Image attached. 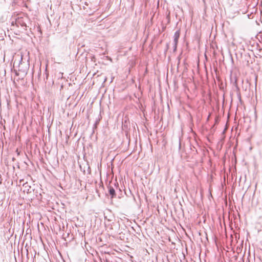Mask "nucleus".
<instances>
[{
	"label": "nucleus",
	"mask_w": 262,
	"mask_h": 262,
	"mask_svg": "<svg viewBox=\"0 0 262 262\" xmlns=\"http://www.w3.org/2000/svg\"><path fill=\"white\" fill-rule=\"evenodd\" d=\"M17 66L18 67V71L23 73H26L29 68V64L23 61V56L21 55L20 58L17 60L16 58L15 59L14 61V66Z\"/></svg>",
	"instance_id": "obj_1"
},
{
	"label": "nucleus",
	"mask_w": 262,
	"mask_h": 262,
	"mask_svg": "<svg viewBox=\"0 0 262 262\" xmlns=\"http://www.w3.org/2000/svg\"><path fill=\"white\" fill-rule=\"evenodd\" d=\"M16 24L17 26H19V25L23 27L25 30H26L27 28V24L21 18H18L17 20H16Z\"/></svg>",
	"instance_id": "obj_2"
},
{
	"label": "nucleus",
	"mask_w": 262,
	"mask_h": 262,
	"mask_svg": "<svg viewBox=\"0 0 262 262\" xmlns=\"http://www.w3.org/2000/svg\"><path fill=\"white\" fill-rule=\"evenodd\" d=\"M180 36V31L177 30L174 34V42H178V40Z\"/></svg>",
	"instance_id": "obj_3"
},
{
	"label": "nucleus",
	"mask_w": 262,
	"mask_h": 262,
	"mask_svg": "<svg viewBox=\"0 0 262 262\" xmlns=\"http://www.w3.org/2000/svg\"><path fill=\"white\" fill-rule=\"evenodd\" d=\"M109 193L111 195V197L113 198L114 197H115L116 196V192H115V189H114L113 187H109Z\"/></svg>",
	"instance_id": "obj_4"
},
{
	"label": "nucleus",
	"mask_w": 262,
	"mask_h": 262,
	"mask_svg": "<svg viewBox=\"0 0 262 262\" xmlns=\"http://www.w3.org/2000/svg\"><path fill=\"white\" fill-rule=\"evenodd\" d=\"M115 225H116V224L114 222H112V223L106 224L107 228L111 231H112L114 229L113 226H115Z\"/></svg>",
	"instance_id": "obj_5"
},
{
	"label": "nucleus",
	"mask_w": 262,
	"mask_h": 262,
	"mask_svg": "<svg viewBox=\"0 0 262 262\" xmlns=\"http://www.w3.org/2000/svg\"><path fill=\"white\" fill-rule=\"evenodd\" d=\"M23 186L25 188H27L26 190L27 191V192H29V190L31 188V187L30 186H29L28 183H25L23 184Z\"/></svg>",
	"instance_id": "obj_6"
},
{
	"label": "nucleus",
	"mask_w": 262,
	"mask_h": 262,
	"mask_svg": "<svg viewBox=\"0 0 262 262\" xmlns=\"http://www.w3.org/2000/svg\"><path fill=\"white\" fill-rule=\"evenodd\" d=\"M178 42L176 43V42H174L173 44V51H175L177 50V45Z\"/></svg>",
	"instance_id": "obj_7"
},
{
	"label": "nucleus",
	"mask_w": 262,
	"mask_h": 262,
	"mask_svg": "<svg viewBox=\"0 0 262 262\" xmlns=\"http://www.w3.org/2000/svg\"><path fill=\"white\" fill-rule=\"evenodd\" d=\"M2 179L1 175L0 174V184L2 183Z\"/></svg>",
	"instance_id": "obj_8"
},
{
	"label": "nucleus",
	"mask_w": 262,
	"mask_h": 262,
	"mask_svg": "<svg viewBox=\"0 0 262 262\" xmlns=\"http://www.w3.org/2000/svg\"><path fill=\"white\" fill-rule=\"evenodd\" d=\"M48 73H46V78H48Z\"/></svg>",
	"instance_id": "obj_9"
}]
</instances>
